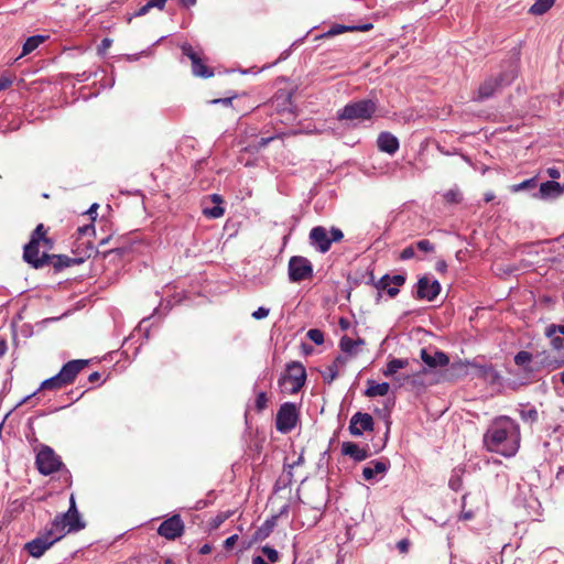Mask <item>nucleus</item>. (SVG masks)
Returning <instances> with one entry per match:
<instances>
[{
  "instance_id": "obj_54",
  "label": "nucleus",
  "mask_w": 564,
  "mask_h": 564,
  "mask_svg": "<svg viewBox=\"0 0 564 564\" xmlns=\"http://www.w3.org/2000/svg\"><path fill=\"white\" fill-rule=\"evenodd\" d=\"M238 541V534H232L230 536H228L225 541H224V547L226 550H231L234 547V545L236 544V542Z\"/></svg>"
},
{
  "instance_id": "obj_55",
  "label": "nucleus",
  "mask_w": 564,
  "mask_h": 564,
  "mask_svg": "<svg viewBox=\"0 0 564 564\" xmlns=\"http://www.w3.org/2000/svg\"><path fill=\"white\" fill-rule=\"evenodd\" d=\"M13 80L11 77L2 75L0 77V91L9 88L12 85Z\"/></svg>"
},
{
  "instance_id": "obj_27",
  "label": "nucleus",
  "mask_w": 564,
  "mask_h": 564,
  "mask_svg": "<svg viewBox=\"0 0 564 564\" xmlns=\"http://www.w3.org/2000/svg\"><path fill=\"white\" fill-rule=\"evenodd\" d=\"M409 365V359L392 358L387 362L386 368L382 370L384 377H392L400 369L405 368Z\"/></svg>"
},
{
  "instance_id": "obj_17",
  "label": "nucleus",
  "mask_w": 564,
  "mask_h": 564,
  "mask_svg": "<svg viewBox=\"0 0 564 564\" xmlns=\"http://www.w3.org/2000/svg\"><path fill=\"white\" fill-rule=\"evenodd\" d=\"M369 280L367 281V284L373 285L379 292H378V299L381 296V291H386L388 286L391 284L395 286H402L405 283V275L404 274H384L382 275L378 281H375V275L372 271L369 273Z\"/></svg>"
},
{
  "instance_id": "obj_1",
  "label": "nucleus",
  "mask_w": 564,
  "mask_h": 564,
  "mask_svg": "<svg viewBox=\"0 0 564 564\" xmlns=\"http://www.w3.org/2000/svg\"><path fill=\"white\" fill-rule=\"evenodd\" d=\"M484 445L489 452L514 456L520 445L519 425L508 416L494 420L484 434Z\"/></svg>"
},
{
  "instance_id": "obj_43",
  "label": "nucleus",
  "mask_w": 564,
  "mask_h": 564,
  "mask_svg": "<svg viewBox=\"0 0 564 564\" xmlns=\"http://www.w3.org/2000/svg\"><path fill=\"white\" fill-rule=\"evenodd\" d=\"M338 376V370L336 365H329L326 371L323 375L324 381L327 383H332Z\"/></svg>"
},
{
  "instance_id": "obj_4",
  "label": "nucleus",
  "mask_w": 564,
  "mask_h": 564,
  "mask_svg": "<svg viewBox=\"0 0 564 564\" xmlns=\"http://www.w3.org/2000/svg\"><path fill=\"white\" fill-rule=\"evenodd\" d=\"M35 464L40 474L48 476L55 471H61L64 480L70 481V471L52 447L42 445L36 454Z\"/></svg>"
},
{
  "instance_id": "obj_13",
  "label": "nucleus",
  "mask_w": 564,
  "mask_h": 564,
  "mask_svg": "<svg viewBox=\"0 0 564 564\" xmlns=\"http://www.w3.org/2000/svg\"><path fill=\"white\" fill-rule=\"evenodd\" d=\"M39 246L34 240L29 241L23 248V260L34 269H42L51 262L50 253L43 252L39 256Z\"/></svg>"
},
{
  "instance_id": "obj_59",
  "label": "nucleus",
  "mask_w": 564,
  "mask_h": 564,
  "mask_svg": "<svg viewBox=\"0 0 564 564\" xmlns=\"http://www.w3.org/2000/svg\"><path fill=\"white\" fill-rule=\"evenodd\" d=\"M237 95H234L231 97H226V98H218V99H214L212 100L210 102L216 105V104H220V105H224V106H230L231 102H232V99L236 98Z\"/></svg>"
},
{
  "instance_id": "obj_49",
  "label": "nucleus",
  "mask_w": 564,
  "mask_h": 564,
  "mask_svg": "<svg viewBox=\"0 0 564 564\" xmlns=\"http://www.w3.org/2000/svg\"><path fill=\"white\" fill-rule=\"evenodd\" d=\"M269 313H270V310L268 307L260 306V307H258V310L252 312L251 316L254 319H262V318H265L269 315Z\"/></svg>"
},
{
  "instance_id": "obj_7",
  "label": "nucleus",
  "mask_w": 564,
  "mask_h": 564,
  "mask_svg": "<svg viewBox=\"0 0 564 564\" xmlns=\"http://www.w3.org/2000/svg\"><path fill=\"white\" fill-rule=\"evenodd\" d=\"M299 420V406L293 402H284L276 412L275 429L282 434H288L296 426Z\"/></svg>"
},
{
  "instance_id": "obj_29",
  "label": "nucleus",
  "mask_w": 564,
  "mask_h": 564,
  "mask_svg": "<svg viewBox=\"0 0 564 564\" xmlns=\"http://www.w3.org/2000/svg\"><path fill=\"white\" fill-rule=\"evenodd\" d=\"M66 386L67 384L65 383L64 379L61 377V373L57 372L55 376H53L51 378H47L44 381H42V383L40 384L37 391H41V390H58V389H62V388H64Z\"/></svg>"
},
{
  "instance_id": "obj_16",
  "label": "nucleus",
  "mask_w": 564,
  "mask_h": 564,
  "mask_svg": "<svg viewBox=\"0 0 564 564\" xmlns=\"http://www.w3.org/2000/svg\"><path fill=\"white\" fill-rule=\"evenodd\" d=\"M184 522L180 514H174L164 520L158 528V533L167 539L175 540L183 534Z\"/></svg>"
},
{
  "instance_id": "obj_51",
  "label": "nucleus",
  "mask_w": 564,
  "mask_h": 564,
  "mask_svg": "<svg viewBox=\"0 0 564 564\" xmlns=\"http://www.w3.org/2000/svg\"><path fill=\"white\" fill-rule=\"evenodd\" d=\"M128 251L127 247H113L110 250L104 251L102 257L107 258L110 253H116L118 256H123Z\"/></svg>"
},
{
  "instance_id": "obj_12",
  "label": "nucleus",
  "mask_w": 564,
  "mask_h": 564,
  "mask_svg": "<svg viewBox=\"0 0 564 564\" xmlns=\"http://www.w3.org/2000/svg\"><path fill=\"white\" fill-rule=\"evenodd\" d=\"M50 531H42L36 538L25 543V551L35 558H40L51 546L56 543V539H51Z\"/></svg>"
},
{
  "instance_id": "obj_41",
  "label": "nucleus",
  "mask_w": 564,
  "mask_h": 564,
  "mask_svg": "<svg viewBox=\"0 0 564 564\" xmlns=\"http://www.w3.org/2000/svg\"><path fill=\"white\" fill-rule=\"evenodd\" d=\"M307 338L313 341L315 345L324 344V333L318 328H311L306 333Z\"/></svg>"
},
{
  "instance_id": "obj_57",
  "label": "nucleus",
  "mask_w": 564,
  "mask_h": 564,
  "mask_svg": "<svg viewBox=\"0 0 564 564\" xmlns=\"http://www.w3.org/2000/svg\"><path fill=\"white\" fill-rule=\"evenodd\" d=\"M546 174L551 178L550 181H556L561 177V172L557 167H547Z\"/></svg>"
},
{
  "instance_id": "obj_53",
  "label": "nucleus",
  "mask_w": 564,
  "mask_h": 564,
  "mask_svg": "<svg viewBox=\"0 0 564 564\" xmlns=\"http://www.w3.org/2000/svg\"><path fill=\"white\" fill-rule=\"evenodd\" d=\"M275 137H267V138H260L257 143L253 145V148L259 151L263 148H265L272 140H274Z\"/></svg>"
},
{
  "instance_id": "obj_42",
  "label": "nucleus",
  "mask_w": 564,
  "mask_h": 564,
  "mask_svg": "<svg viewBox=\"0 0 564 564\" xmlns=\"http://www.w3.org/2000/svg\"><path fill=\"white\" fill-rule=\"evenodd\" d=\"M414 248L425 253L433 252L435 249L434 245L427 239L416 241Z\"/></svg>"
},
{
  "instance_id": "obj_58",
  "label": "nucleus",
  "mask_w": 564,
  "mask_h": 564,
  "mask_svg": "<svg viewBox=\"0 0 564 564\" xmlns=\"http://www.w3.org/2000/svg\"><path fill=\"white\" fill-rule=\"evenodd\" d=\"M226 519H227V514H225V513L217 514L212 520V527L214 529H217Z\"/></svg>"
},
{
  "instance_id": "obj_44",
  "label": "nucleus",
  "mask_w": 564,
  "mask_h": 564,
  "mask_svg": "<svg viewBox=\"0 0 564 564\" xmlns=\"http://www.w3.org/2000/svg\"><path fill=\"white\" fill-rule=\"evenodd\" d=\"M267 403H268L267 393L263 391L259 392L256 398V402H254V406H256L257 411L258 412L263 411L267 408Z\"/></svg>"
},
{
  "instance_id": "obj_14",
  "label": "nucleus",
  "mask_w": 564,
  "mask_h": 564,
  "mask_svg": "<svg viewBox=\"0 0 564 564\" xmlns=\"http://www.w3.org/2000/svg\"><path fill=\"white\" fill-rule=\"evenodd\" d=\"M373 429L375 421L369 413L358 411L351 416L349 421L348 430L349 433L355 437L362 436L365 432H372Z\"/></svg>"
},
{
  "instance_id": "obj_25",
  "label": "nucleus",
  "mask_w": 564,
  "mask_h": 564,
  "mask_svg": "<svg viewBox=\"0 0 564 564\" xmlns=\"http://www.w3.org/2000/svg\"><path fill=\"white\" fill-rule=\"evenodd\" d=\"M279 519V516H272L271 518L267 519L260 528L254 533L256 540H264L267 539L271 532L273 531L276 521Z\"/></svg>"
},
{
  "instance_id": "obj_39",
  "label": "nucleus",
  "mask_w": 564,
  "mask_h": 564,
  "mask_svg": "<svg viewBox=\"0 0 564 564\" xmlns=\"http://www.w3.org/2000/svg\"><path fill=\"white\" fill-rule=\"evenodd\" d=\"M225 210L224 208L220 206V204H217L213 207H204L203 209V214L208 217V218H213V219H216V218H219L224 215Z\"/></svg>"
},
{
  "instance_id": "obj_30",
  "label": "nucleus",
  "mask_w": 564,
  "mask_h": 564,
  "mask_svg": "<svg viewBox=\"0 0 564 564\" xmlns=\"http://www.w3.org/2000/svg\"><path fill=\"white\" fill-rule=\"evenodd\" d=\"M519 414H520L521 420L524 423H529V424L535 423L539 419L538 410L535 409V406L530 405V404L522 405L521 409L519 410Z\"/></svg>"
},
{
  "instance_id": "obj_37",
  "label": "nucleus",
  "mask_w": 564,
  "mask_h": 564,
  "mask_svg": "<svg viewBox=\"0 0 564 564\" xmlns=\"http://www.w3.org/2000/svg\"><path fill=\"white\" fill-rule=\"evenodd\" d=\"M525 507L528 508L529 517L534 519L541 514V512H540L541 503L538 499H535V498L528 499Z\"/></svg>"
},
{
  "instance_id": "obj_46",
  "label": "nucleus",
  "mask_w": 564,
  "mask_h": 564,
  "mask_svg": "<svg viewBox=\"0 0 564 564\" xmlns=\"http://www.w3.org/2000/svg\"><path fill=\"white\" fill-rule=\"evenodd\" d=\"M262 552L268 557V560L272 563H274L279 560L278 551L269 545H264L262 547Z\"/></svg>"
},
{
  "instance_id": "obj_38",
  "label": "nucleus",
  "mask_w": 564,
  "mask_h": 564,
  "mask_svg": "<svg viewBox=\"0 0 564 564\" xmlns=\"http://www.w3.org/2000/svg\"><path fill=\"white\" fill-rule=\"evenodd\" d=\"M339 347L340 349L346 352V354H349V355H354L356 354L355 351V348H356V343L354 339H351L350 337L348 336H343L339 340Z\"/></svg>"
},
{
  "instance_id": "obj_10",
  "label": "nucleus",
  "mask_w": 564,
  "mask_h": 564,
  "mask_svg": "<svg viewBox=\"0 0 564 564\" xmlns=\"http://www.w3.org/2000/svg\"><path fill=\"white\" fill-rule=\"evenodd\" d=\"M182 54L188 57L192 62V73L202 78H209L214 76V70L206 66L197 52L194 51L193 46L185 43L181 46Z\"/></svg>"
},
{
  "instance_id": "obj_33",
  "label": "nucleus",
  "mask_w": 564,
  "mask_h": 564,
  "mask_svg": "<svg viewBox=\"0 0 564 564\" xmlns=\"http://www.w3.org/2000/svg\"><path fill=\"white\" fill-rule=\"evenodd\" d=\"M93 253H100L98 249H95L91 242H87L86 251L83 256L69 257V267L79 265L86 261V259L90 258Z\"/></svg>"
},
{
  "instance_id": "obj_36",
  "label": "nucleus",
  "mask_w": 564,
  "mask_h": 564,
  "mask_svg": "<svg viewBox=\"0 0 564 564\" xmlns=\"http://www.w3.org/2000/svg\"><path fill=\"white\" fill-rule=\"evenodd\" d=\"M513 360L517 366L523 367L527 370L528 369L527 366L532 360V354L527 350H521L516 354Z\"/></svg>"
},
{
  "instance_id": "obj_34",
  "label": "nucleus",
  "mask_w": 564,
  "mask_h": 564,
  "mask_svg": "<svg viewBox=\"0 0 564 564\" xmlns=\"http://www.w3.org/2000/svg\"><path fill=\"white\" fill-rule=\"evenodd\" d=\"M54 270L59 272L69 267V257L66 254H50Z\"/></svg>"
},
{
  "instance_id": "obj_61",
  "label": "nucleus",
  "mask_w": 564,
  "mask_h": 564,
  "mask_svg": "<svg viewBox=\"0 0 564 564\" xmlns=\"http://www.w3.org/2000/svg\"><path fill=\"white\" fill-rule=\"evenodd\" d=\"M91 73L90 72H83V73H78L75 75V79L78 82V83H84L86 80H88L90 77H91Z\"/></svg>"
},
{
  "instance_id": "obj_18",
  "label": "nucleus",
  "mask_w": 564,
  "mask_h": 564,
  "mask_svg": "<svg viewBox=\"0 0 564 564\" xmlns=\"http://www.w3.org/2000/svg\"><path fill=\"white\" fill-rule=\"evenodd\" d=\"M88 364L89 360L87 359H73L64 364L58 372L65 383L69 386L75 381L78 373L88 366Z\"/></svg>"
},
{
  "instance_id": "obj_20",
  "label": "nucleus",
  "mask_w": 564,
  "mask_h": 564,
  "mask_svg": "<svg viewBox=\"0 0 564 564\" xmlns=\"http://www.w3.org/2000/svg\"><path fill=\"white\" fill-rule=\"evenodd\" d=\"M420 357L424 365L431 369L445 367L449 364L448 356L441 350H434L433 352H430L426 348H423L421 349Z\"/></svg>"
},
{
  "instance_id": "obj_9",
  "label": "nucleus",
  "mask_w": 564,
  "mask_h": 564,
  "mask_svg": "<svg viewBox=\"0 0 564 564\" xmlns=\"http://www.w3.org/2000/svg\"><path fill=\"white\" fill-rule=\"evenodd\" d=\"M442 286L436 279L423 275L417 280L415 296L419 300L434 301L441 293Z\"/></svg>"
},
{
  "instance_id": "obj_3",
  "label": "nucleus",
  "mask_w": 564,
  "mask_h": 564,
  "mask_svg": "<svg viewBox=\"0 0 564 564\" xmlns=\"http://www.w3.org/2000/svg\"><path fill=\"white\" fill-rule=\"evenodd\" d=\"M377 100L364 98L354 100L338 109L336 119L338 121H366L372 119L377 111Z\"/></svg>"
},
{
  "instance_id": "obj_45",
  "label": "nucleus",
  "mask_w": 564,
  "mask_h": 564,
  "mask_svg": "<svg viewBox=\"0 0 564 564\" xmlns=\"http://www.w3.org/2000/svg\"><path fill=\"white\" fill-rule=\"evenodd\" d=\"M555 334L564 335V325L551 324L545 329V336L552 337Z\"/></svg>"
},
{
  "instance_id": "obj_8",
  "label": "nucleus",
  "mask_w": 564,
  "mask_h": 564,
  "mask_svg": "<svg viewBox=\"0 0 564 564\" xmlns=\"http://www.w3.org/2000/svg\"><path fill=\"white\" fill-rule=\"evenodd\" d=\"M289 280L292 283L312 279L314 274L312 262L302 256H293L288 264Z\"/></svg>"
},
{
  "instance_id": "obj_26",
  "label": "nucleus",
  "mask_w": 564,
  "mask_h": 564,
  "mask_svg": "<svg viewBox=\"0 0 564 564\" xmlns=\"http://www.w3.org/2000/svg\"><path fill=\"white\" fill-rule=\"evenodd\" d=\"M46 39H47V36L46 35H42V34H36V35L29 36L25 40V42H24V44L22 46V53H21L20 57L25 56V55L32 53L43 42H45Z\"/></svg>"
},
{
  "instance_id": "obj_50",
  "label": "nucleus",
  "mask_w": 564,
  "mask_h": 564,
  "mask_svg": "<svg viewBox=\"0 0 564 564\" xmlns=\"http://www.w3.org/2000/svg\"><path fill=\"white\" fill-rule=\"evenodd\" d=\"M90 234H95V228L93 224L84 225L77 228L78 237L87 236Z\"/></svg>"
},
{
  "instance_id": "obj_21",
  "label": "nucleus",
  "mask_w": 564,
  "mask_h": 564,
  "mask_svg": "<svg viewBox=\"0 0 564 564\" xmlns=\"http://www.w3.org/2000/svg\"><path fill=\"white\" fill-rule=\"evenodd\" d=\"M377 148L379 151L393 155L400 148L399 139L389 131H382L377 138Z\"/></svg>"
},
{
  "instance_id": "obj_32",
  "label": "nucleus",
  "mask_w": 564,
  "mask_h": 564,
  "mask_svg": "<svg viewBox=\"0 0 564 564\" xmlns=\"http://www.w3.org/2000/svg\"><path fill=\"white\" fill-rule=\"evenodd\" d=\"M536 187H538V177L534 176V177L524 180L521 183L511 185L510 191L512 193H519V192H523V191H528V192L533 191L534 192V191H536Z\"/></svg>"
},
{
  "instance_id": "obj_60",
  "label": "nucleus",
  "mask_w": 564,
  "mask_h": 564,
  "mask_svg": "<svg viewBox=\"0 0 564 564\" xmlns=\"http://www.w3.org/2000/svg\"><path fill=\"white\" fill-rule=\"evenodd\" d=\"M410 546V542L406 539H402L398 542L397 547L401 553L408 552Z\"/></svg>"
},
{
  "instance_id": "obj_11",
  "label": "nucleus",
  "mask_w": 564,
  "mask_h": 564,
  "mask_svg": "<svg viewBox=\"0 0 564 564\" xmlns=\"http://www.w3.org/2000/svg\"><path fill=\"white\" fill-rule=\"evenodd\" d=\"M384 446H386V443L382 446L376 448L373 452H371L368 444L360 447L355 442H343L341 454L344 456L350 457L354 462L359 463V462L366 460L372 454H378L379 452H381L383 449Z\"/></svg>"
},
{
  "instance_id": "obj_52",
  "label": "nucleus",
  "mask_w": 564,
  "mask_h": 564,
  "mask_svg": "<svg viewBox=\"0 0 564 564\" xmlns=\"http://www.w3.org/2000/svg\"><path fill=\"white\" fill-rule=\"evenodd\" d=\"M549 338H550L551 345L554 349L560 350L564 347L563 337L556 336V334H555Z\"/></svg>"
},
{
  "instance_id": "obj_5",
  "label": "nucleus",
  "mask_w": 564,
  "mask_h": 564,
  "mask_svg": "<svg viewBox=\"0 0 564 564\" xmlns=\"http://www.w3.org/2000/svg\"><path fill=\"white\" fill-rule=\"evenodd\" d=\"M344 238V232L338 227H330L329 231L323 226H315L308 234L310 246L319 253L329 251L333 242H338Z\"/></svg>"
},
{
  "instance_id": "obj_22",
  "label": "nucleus",
  "mask_w": 564,
  "mask_h": 564,
  "mask_svg": "<svg viewBox=\"0 0 564 564\" xmlns=\"http://www.w3.org/2000/svg\"><path fill=\"white\" fill-rule=\"evenodd\" d=\"M65 520L59 513L47 524L43 531H50V538L56 539V542L62 540L68 532V528L65 524Z\"/></svg>"
},
{
  "instance_id": "obj_15",
  "label": "nucleus",
  "mask_w": 564,
  "mask_h": 564,
  "mask_svg": "<svg viewBox=\"0 0 564 564\" xmlns=\"http://www.w3.org/2000/svg\"><path fill=\"white\" fill-rule=\"evenodd\" d=\"M391 464L389 458L381 457L380 459L370 460L362 468V477L367 481H378L380 480L389 470Z\"/></svg>"
},
{
  "instance_id": "obj_2",
  "label": "nucleus",
  "mask_w": 564,
  "mask_h": 564,
  "mask_svg": "<svg viewBox=\"0 0 564 564\" xmlns=\"http://www.w3.org/2000/svg\"><path fill=\"white\" fill-rule=\"evenodd\" d=\"M520 72V54L514 52L508 58L502 59L497 72L485 77L479 85L473 100L482 102L494 98L506 87L512 85Z\"/></svg>"
},
{
  "instance_id": "obj_31",
  "label": "nucleus",
  "mask_w": 564,
  "mask_h": 564,
  "mask_svg": "<svg viewBox=\"0 0 564 564\" xmlns=\"http://www.w3.org/2000/svg\"><path fill=\"white\" fill-rule=\"evenodd\" d=\"M554 2L555 0H535L530 7L529 13L532 15H543L553 7Z\"/></svg>"
},
{
  "instance_id": "obj_24",
  "label": "nucleus",
  "mask_w": 564,
  "mask_h": 564,
  "mask_svg": "<svg viewBox=\"0 0 564 564\" xmlns=\"http://www.w3.org/2000/svg\"><path fill=\"white\" fill-rule=\"evenodd\" d=\"M390 390L389 382H377L373 379L367 380V389L365 390V395L368 398L375 397H384L388 394Z\"/></svg>"
},
{
  "instance_id": "obj_35",
  "label": "nucleus",
  "mask_w": 564,
  "mask_h": 564,
  "mask_svg": "<svg viewBox=\"0 0 564 564\" xmlns=\"http://www.w3.org/2000/svg\"><path fill=\"white\" fill-rule=\"evenodd\" d=\"M35 243L40 245V242H50V245H53V241L46 237V230L43 224H39L35 229L32 231L30 241H34Z\"/></svg>"
},
{
  "instance_id": "obj_64",
  "label": "nucleus",
  "mask_w": 564,
  "mask_h": 564,
  "mask_svg": "<svg viewBox=\"0 0 564 564\" xmlns=\"http://www.w3.org/2000/svg\"><path fill=\"white\" fill-rule=\"evenodd\" d=\"M399 288H400V286H395V285H393V284H391L390 286H388V288L386 289V292H387V294L389 295V297H391V299L395 297V296L399 294V292H400Z\"/></svg>"
},
{
  "instance_id": "obj_28",
  "label": "nucleus",
  "mask_w": 564,
  "mask_h": 564,
  "mask_svg": "<svg viewBox=\"0 0 564 564\" xmlns=\"http://www.w3.org/2000/svg\"><path fill=\"white\" fill-rule=\"evenodd\" d=\"M64 519H67L68 516L74 517V521L70 522V531H80L85 529L86 523L82 520L80 513L77 507H70L64 513H59Z\"/></svg>"
},
{
  "instance_id": "obj_6",
  "label": "nucleus",
  "mask_w": 564,
  "mask_h": 564,
  "mask_svg": "<svg viewBox=\"0 0 564 564\" xmlns=\"http://www.w3.org/2000/svg\"><path fill=\"white\" fill-rule=\"evenodd\" d=\"M305 367L300 361H291L286 365L285 371L280 376L278 383L282 391L297 393L306 381Z\"/></svg>"
},
{
  "instance_id": "obj_47",
  "label": "nucleus",
  "mask_w": 564,
  "mask_h": 564,
  "mask_svg": "<svg viewBox=\"0 0 564 564\" xmlns=\"http://www.w3.org/2000/svg\"><path fill=\"white\" fill-rule=\"evenodd\" d=\"M344 32H351V25L335 24L329 29L328 34L337 35Z\"/></svg>"
},
{
  "instance_id": "obj_62",
  "label": "nucleus",
  "mask_w": 564,
  "mask_h": 564,
  "mask_svg": "<svg viewBox=\"0 0 564 564\" xmlns=\"http://www.w3.org/2000/svg\"><path fill=\"white\" fill-rule=\"evenodd\" d=\"M112 44V41L108 37H105L101 43L99 44L98 46V51L99 53H102L105 52L106 50H108Z\"/></svg>"
},
{
  "instance_id": "obj_48",
  "label": "nucleus",
  "mask_w": 564,
  "mask_h": 564,
  "mask_svg": "<svg viewBox=\"0 0 564 564\" xmlns=\"http://www.w3.org/2000/svg\"><path fill=\"white\" fill-rule=\"evenodd\" d=\"M415 256V248L413 245L411 246H408L406 248H404L401 253H400V260H410L412 259L413 257Z\"/></svg>"
},
{
  "instance_id": "obj_23",
  "label": "nucleus",
  "mask_w": 564,
  "mask_h": 564,
  "mask_svg": "<svg viewBox=\"0 0 564 564\" xmlns=\"http://www.w3.org/2000/svg\"><path fill=\"white\" fill-rule=\"evenodd\" d=\"M467 365L475 367L477 370V377L484 379L489 383H496L500 379L499 372L495 369L492 365H477L469 361H467Z\"/></svg>"
},
{
  "instance_id": "obj_63",
  "label": "nucleus",
  "mask_w": 564,
  "mask_h": 564,
  "mask_svg": "<svg viewBox=\"0 0 564 564\" xmlns=\"http://www.w3.org/2000/svg\"><path fill=\"white\" fill-rule=\"evenodd\" d=\"M148 1H149V7L162 10V9H164V6L167 0H148Z\"/></svg>"
},
{
  "instance_id": "obj_19",
  "label": "nucleus",
  "mask_w": 564,
  "mask_h": 564,
  "mask_svg": "<svg viewBox=\"0 0 564 564\" xmlns=\"http://www.w3.org/2000/svg\"><path fill=\"white\" fill-rule=\"evenodd\" d=\"M173 307L172 300H161L160 304L154 308L153 313L150 316L143 317L139 324L140 329H144V336L145 338H149L150 329L149 326H147V323L150 319H154L155 322L162 321L169 312Z\"/></svg>"
},
{
  "instance_id": "obj_40",
  "label": "nucleus",
  "mask_w": 564,
  "mask_h": 564,
  "mask_svg": "<svg viewBox=\"0 0 564 564\" xmlns=\"http://www.w3.org/2000/svg\"><path fill=\"white\" fill-rule=\"evenodd\" d=\"M444 199L449 204H458L462 202L463 196L459 189L451 188L444 193Z\"/></svg>"
},
{
  "instance_id": "obj_56",
  "label": "nucleus",
  "mask_w": 564,
  "mask_h": 564,
  "mask_svg": "<svg viewBox=\"0 0 564 564\" xmlns=\"http://www.w3.org/2000/svg\"><path fill=\"white\" fill-rule=\"evenodd\" d=\"M372 28H373L372 23L354 24V25H351V32L352 31L367 32V31H370Z\"/></svg>"
}]
</instances>
